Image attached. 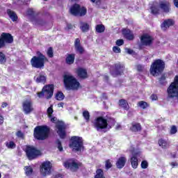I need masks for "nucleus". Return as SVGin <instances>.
Listing matches in <instances>:
<instances>
[{
	"mask_svg": "<svg viewBox=\"0 0 178 178\" xmlns=\"http://www.w3.org/2000/svg\"><path fill=\"white\" fill-rule=\"evenodd\" d=\"M165 76L163 75L160 79V83L162 84L163 81H165Z\"/></svg>",
	"mask_w": 178,
	"mask_h": 178,
	"instance_id": "obj_55",
	"label": "nucleus"
},
{
	"mask_svg": "<svg viewBox=\"0 0 178 178\" xmlns=\"http://www.w3.org/2000/svg\"><path fill=\"white\" fill-rule=\"evenodd\" d=\"M128 152H131V154H132L130 159L131 167L134 169H137V168L138 167V159H137V156H139L140 158L141 156H143V155L141 154V151H140V149L134 148V147L133 146H131L128 149Z\"/></svg>",
	"mask_w": 178,
	"mask_h": 178,
	"instance_id": "obj_5",
	"label": "nucleus"
},
{
	"mask_svg": "<svg viewBox=\"0 0 178 178\" xmlns=\"http://www.w3.org/2000/svg\"><path fill=\"white\" fill-rule=\"evenodd\" d=\"M39 98H47L49 99L54 95V85H47L43 87L42 92L38 93Z\"/></svg>",
	"mask_w": 178,
	"mask_h": 178,
	"instance_id": "obj_9",
	"label": "nucleus"
},
{
	"mask_svg": "<svg viewBox=\"0 0 178 178\" xmlns=\"http://www.w3.org/2000/svg\"><path fill=\"white\" fill-rule=\"evenodd\" d=\"M105 166L106 169H110V168H112V163L111 161H109V160L106 161Z\"/></svg>",
	"mask_w": 178,
	"mask_h": 178,
	"instance_id": "obj_46",
	"label": "nucleus"
},
{
	"mask_svg": "<svg viewBox=\"0 0 178 178\" xmlns=\"http://www.w3.org/2000/svg\"><path fill=\"white\" fill-rule=\"evenodd\" d=\"M63 83L65 88L68 90L77 91L81 88L80 81L70 73L64 74Z\"/></svg>",
	"mask_w": 178,
	"mask_h": 178,
	"instance_id": "obj_1",
	"label": "nucleus"
},
{
	"mask_svg": "<svg viewBox=\"0 0 178 178\" xmlns=\"http://www.w3.org/2000/svg\"><path fill=\"white\" fill-rule=\"evenodd\" d=\"M125 51H126V53L127 54H129V55H131V54H133V50L132 49H125Z\"/></svg>",
	"mask_w": 178,
	"mask_h": 178,
	"instance_id": "obj_51",
	"label": "nucleus"
},
{
	"mask_svg": "<svg viewBox=\"0 0 178 178\" xmlns=\"http://www.w3.org/2000/svg\"><path fill=\"white\" fill-rule=\"evenodd\" d=\"M127 161V159H126V157L124 156L120 157L116 162L117 168H118V169H122V168H124V165H126Z\"/></svg>",
	"mask_w": 178,
	"mask_h": 178,
	"instance_id": "obj_21",
	"label": "nucleus"
},
{
	"mask_svg": "<svg viewBox=\"0 0 178 178\" xmlns=\"http://www.w3.org/2000/svg\"><path fill=\"white\" fill-rule=\"evenodd\" d=\"M53 178H62V175H58L54 176Z\"/></svg>",
	"mask_w": 178,
	"mask_h": 178,
	"instance_id": "obj_64",
	"label": "nucleus"
},
{
	"mask_svg": "<svg viewBox=\"0 0 178 178\" xmlns=\"http://www.w3.org/2000/svg\"><path fill=\"white\" fill-rule=\"evenodd\" d=\"M91 2H93L95 3H98V2H99L101 0H90Z\"/></svg>",
	"mask_w": 178,
	"mask_h": 178,
	"instance_id": "obj_62",
	"label": "nucleus"
},
{
	"mask_svg": "<svg viewBox=\"0 0 178 178\" xmlns=\"http://www.w3.org/2000/svg\"><path fill=\"white\" fill-rule=\"evenodd\" d=\"M116 45H118V47H120L122 45H123V44H124V42L123 41V40H118L115 42Z\"/></svg>",
	"mask_w": 178,
	"mask_h": 178,
	"instance_id": "obj_45",
	"label": "nucleus"
},
{
	"mask_svg": "<svg viewBox=\"0 0 178 178\" xmlns=\"http://www.w3.org/2000/svg\"><path fill=\"white\" fill-rule=\"evenodd\" d=\"M1 40H3L4 45L6 44H12L13 42V36L10 33H3L1 35Z\"/></svg>",
	"mask_w": 178,
	"mask_h": 178,
	"instance_id": "obj_17",
	"label": "nucleus"
},
{
	"mask_svg": "<svg viewBox=\"0 0 178 178\" xmlns=\"http://www.w3.org/2000/svg\"><path fill=\"white\" fill-rule=\"evenodd\" d=\"M36 54L38 56H33L31 59V65L33 67H35L36 69H42L44 68L45 62H47L48 59L40 51H37Z\"/></svg>",
	"mask_w": 178,
	"mask_h": 178,
	"instance_id": "obj_2",
	"label": "nucleus"
},
{
	"mask_svg": "<svg viewBox=\"0 0 178 178\" xmlns=\"http://www.w3.org/2000/svg\"><path fill=\"white\" fill-rule=\"evenodd\" d=\"M165 69V62L161 59L155 60L150 67V73L152 76H158Z\"/></svg>",
	"mask_w": 178,
	"mask_h": 178,
	"instance_id": "obj_4",
	"label": "nucleus"
},
{
	"mask_svg": "<svg viewBox=\"0 0 178 178\" xmlns=\"http://www.w3.org/2000/svg\"><path fill=\"white\" fill-rule=\"evenodd\" d=\"M17 137H19V138H23V133H22V131H18L17 132Z\"/></svg>",
	"mask_w": 178,
	"mask_h": 178,
	"instance_id": "obj_50",
	"label": "nucleus"
},
{
	"mask_svg": "<svg viewBox=\"0 0 178 178\" xmlns=\"http://www.w3.org/2000/svg\"><path fill=\"white\" fill-rule=\"evenodd\" d=\"M0 124H3V118L0 115Z\"/></svg>",
	"mask_w": 178,
	"mask_h": 178,
	"instance_id": "obj_58",
	"label": "nucleus"
},
{
	"mask_svg": "<svg viewBox=\"0 0 178 178\" xmlns=\"http://www.w3.org/2000/svg\"><path fill=\"white\" fill-rule=\"evenodd\" d=\"M92 123L95 129H96L97 131L108 129V119L105 118V117H97Z\"/></svg>",
	"mask_w": 178,
	"mask_h": 178,
	"instance_id": "obj_7",
	"label": "nucleus"
},
{
	"mask_svg": "<svg viewBox=\"0 0 178 178\" xmlns=\"http://www.w3.org/2000/svg\"><path fill=\"white\" fill-rule=\"evenodd\" d=\"M22 109L26 115L31 113L34 111V107H33V102L31 99H25L22 102Z\"/></svg>",
	"mask_w": 178,
	"mask_h": 178,
	"instance_id": "obj_14",
	"label": "nucleus"
},
{
	"mask_svg": "<svg viewBox=\"0 0 178 178\" xmlns=\"http://www.w3.org/2000/svg\"><path fill=\"white\" fill-rule=\"evenodd\" d=\"M74 47H75L76 51L77 52H79V54H83L84 52V49H83V47L80 44V39L77 38L75 40Z\"/></svg>",
	"mask_w": 178,
	"mask_h": 178,
	"instance_id": "obj_23",
	"label": "nucleus"
},
{
	"mask_svg": "<svg viewBox=\"0 0 178 178\" xmlns=\"http://www.w3.org/2000/svg\"><path fill=\"white\" fill-rule=\"evenodd\" d=\"M63 165L66 169H70L72 172H76L79 167L80 166V163L77 160L70 159L64 162Z\"/></svg>",
	"mask_w": 178,
	"mask_h": 178,
	"instance_id": "obj_13",
	"label": "nucleus"
},
{
	"mask_svg": "<svg viewBox=\"0 0 178 178\" xmlns=\"http://www.w3.org/2000/svg\"><path fill=\"white\" fill-rule=\"evenodd\" d=\"M120 106H121V108H123L124 109H125V111H129V104H127V102H126V100L124 99H121L120 100V104H119Z\"/></svg>",
	"mask_w": 178,
	"mask_h": 178,
	"instance_id": "obj_26",
	"label": "nucleus"
},
{
	"mask_svg": "<svg viewBox=\"0 0 178 178\" xmlns=\"http://www.w3.org/2000/svg\"><path fill=\"white\" fill-rule=\"evenodd\" d=\"M116 130H120L122 129V126L119 124H118L115 127Z\"/></svg>",
	"mask_w": 178,
	"mask_h": 178,
	"instance_id": "obj_57",
	"label": "nucleus"
},
{
	"mask_svg": "<svg viewBox=\"0 0 178 178\" xmlns=\"http://www.w3.org/2000/svg\"><path fill=\"white\" fill-rule=\"evenodd\" d=\"M64 105L65 104H63V102H60L58 104V108H63Z\"/></svg>",
	"mask_w": 178,
	"mask_h": 178,
	"instance_id": "obj_56",
	"label": "nucleus"
},
{
	"mask_svg": "<svg viewBox=\"0 0 178 178\" xmlns=\"http://www.w3.org/2000/svg\"><path fill=\"white\" fill-rule=\"evenodd\" d=\"M142 45H151L152 44V37L148 34H143L140 38Z\"/></svg>",
	"mask_w": 178,
	"mask_h": 178,
	"instance_id": "obj_16",
	"label": "nucleus"
},
{
	"mask_svg": "<svg viewBox=\"0 0 178 178\" xmlns=\"http://www.w3.org/2000/svg\"><path fill=\"white\" fill-rule=\"evenodd\" d=\"M97 33H104L105 31V26L102 24H98L95 27Z\"/></svg>",
	"mask_w": 178,
	"mask_h": 178,
	"instance_id": "obj_29",
	"label": "nucleus"
},
{
	"mask_svg": "<svg viewBox=\"0 0 178 178\" xmlns=\"http://www.w3.org/2000/svg\"><path fill=\"white\" fill-rule=\"evenodd\" d=\"M122 34L127 40H134V35L133 34V32L129 29H123L122 30Z\"/></svg>",
	"mask_w": 178,
	"mask_h": 178,
	"instance_id": "obj_22",
	"label": "nucleus"
},
{
	"mask_svg": "<svg viewBox=\"0 0 178 178\" xmlns=\"http://www.w3.org/2000/svg\"><path fill=\"white\" fill-rule=\"evenodd\" d=\"M6 145L7 148H11V149L15 148L16 147V145L15 144V143L12 141L6 142Z\"/></svg>",
	"mask_w": 178,
	"mask_h": 178,
	"instance_id": "obj_39",
	"label": "nucleus"
},
{
	"mask_svg": "<svg viewBox=\"0 0 178 178\" xmlns=\"http://www.w3.org/2000/svg\"><path fill=\"white\" fill-rule=\"evenodd\" d=\"M56 131L57 134H58L60 138H65L66 137V125H65V122L62 121H58L56 122Z\"/></svg>",
	"mask_w": 178,
	"mask_h": 178,
	"instance_id": "obj_15",
	"label": "nucleus"
},
{
	"mask_svg": "<svg viewBox=\"0 0 178 178\" xmlns=\"http://www.w3.org/2000/svg\"><path fill=\"white\" fill-rule=\"evenodd\" d=\"M56 147L58 148V149L62 152V151H63V147H62V143H60V140H57L56 141Z\"/></svg>",
	"mask_w": 178,
	"mask_h": 178,
	"instance_id": "obj_38",
	"label": "nucleus"
},
{
	"mask_svg": "<svg viewBox=\"0 0 178 178\" xmlns=\"http://www.w3.org/2000/svg\"><path fill=\"white\" fill-rule=\"evenodd\" d=\"M7 13L10 19H11L12 22H17L18 17H17V15H16V13H15L13 10H8Z\"/></svg>",
	"mask_w": 178,
	"mask_h": 178,
	"instance_id": "obj_24",
	"label": "nucleus"
},
{
	"mask_svg": "<svg viewBox=\"0 0 178 178\" xmlns=\"http://www.w3.org/2000/svg\"><path fill=\"white\" fill-rule=\"evenodd\" d=\"M113 52H115V54H120V47H118V46H115L113 47Z\"/></svg>",
	"mask_w": 178,
	"mask_h": 178,
	"instance_id": "obj_44",
	"label": "nucleus"
},
{
	"mask_svg": "<svg viewBox=\"0 0 178 178\" xmlns=\"http://www.w3.org/2000/svg\"><path fill=\"white\" fill-rule=\"evenodd\" d=\"M47 80V77L44 74H40L39 76L36 77L35 81L36 83H45Z\"/></svg>",
	"mask_w": 178,
	"mask_h": 178,
	"instance_id": "obj_28",
	"label": "nucleus"
},
{
	"mask_svg": "<svg viewBox=\"0 0 178 178\" xmlns=\"http://www.w3.org/2000/svg\"><path fill=\"white\" fill-rule=\"evenodd\" d=\"M52 113H54V108H52V106L47 108V115L49 118H52Z\"/></svg>",
	"mask_w": 178,
	"mask_h": 178,
	"instance_id": "obj_41",
	"label": "nucleus"
},
{
	"mask_svg": "<svg viewBox=\"0 0 178 178\" xmlns=\"http://www.w3.org/2000/svg\"><path fill=\"white\" fill-rule=\"evenodd\" d=\"M177 133V127L175 125L170 127V134H176Z\"/></svg>",
	"mask_w": 178,
	"mask_h": 178,
	"instance_id": "obj_40",
	"label": "nucleus"
},
{
	"mask_svg": "<svg viewBox=\"0 0 178 178\" xmlns=\"http://www.w3.org/2000/svg\"><path fill=\"white\" fill-rule=\"evenodd\" d=\"M49 136V128L47 126L37 127L34 129V137L37 140H45Z\"/></svg>",
	"mask_w": 178,
	"mask_h": 178,
	"instance_id": "obj_3",
	"label": "nucleus"
},
{
	"mask_svg": "<svg viewBox=\"0 0 178 178\" xmlns=\"http://www.w3.org/2000/svg\"><path fill=\"white\" fill-rule=\"evenodd\" d=\"M111 74H113V76L114 77H115V76H118L119 74V73H118V72H111Z\"/></svg>",
	"mask_w": 178,
	"mask_h": 178,
	"instance_id": "obj_63",
	"label": "nucleus"
},
{
	"mask_svg": "<svg viewBox=\"0 0 178 178\" xmlns=\"http://www.w3.org/2000/svg\"><path fill=\"white\" fill-rule=\"evenodd\" d=\"M65 62L67 65L73 64L74 63V54H69L65 59Z\"/></svg>",
	"mask_w": 178,
	"mask_h": 178,
	"instance_id": "obj_25",
	"label": "nucleus"
},
{
	"mask_svg": "<svg viewBox=\"0 0 178 178\" xmlns=\"http://www.w3.org/2000/svg\"><path fill=\"white\" fill-rule=\"evenodd\" d=\"M51 169H52V163L51 161H44L40 165V175L42 176L51 175Z\"/></svg>",
	"mask_w": 178,
	"mask_h": 178,
	"instance_id": "obj_12",
	"label": "nucleus"
},
{
	"mask_svg": "<svg viewBox=\"0 0 178 178\" xmlns=\"http://www.w3.org/2000/svg\"><path fill=\"white\" fill-rule=\"evenodd\" d=\"M26 154L27 158L31 161L33 159H35L38 156H41V151L37 149V148L33 146H27L26 149Z\"/></svg>",
	"mask_w": 178,
	"mask_h": 178,
	"instance_id": "obj_11",
	"label": "nucleus"
},
{
	"mask_svg": "<svg viewBox=\"0 0 178 178\" xmlns=\"http://www.w3.org/2000/svg\"><path fill=\"white\" fill-rule=\"evenodd\" d=\"M137 69L139 72H141V70H143V66L141 65H138L137 66Z\"/></svg>",
	"mask_w": 178,
	"mask_h": 178,
	"instance_id": "obj_59",
	"label": "nucleus"
},
{
	"mask_svg": "<svg viewBox=\"0 0 178 178\" xmlns=\"http://www.w3.org/2000/svg\"><path fill=\"white\" fill-rule=\"evenodd\" d=\"M175 24V21L173 19H166L161 24V29L163 31H165L166 29H169L170 26Z\"/></svg>",
	"mask_w": 178,
	"mask_h": 178,
	"instance_id": "obj_18",
	"label": "nucleus"
},
{
	"mask_svg": "<svg viewBox=\"0 0 178 178\" xmlns=\"http://www.w3.org/2000/svg\"><path fill=\"white\" fill-rule=\"evenodd\" d=\"M140 166H141L142 169H147V168H148V161H143L141 162Z\"/></svg>",
	"mask_w": 178,
	"mask_h": 178,
	"instance_id": "obj_42",
	"label": "nucleus"
},
{
	"mask_svg": "<svg viewBox=\"0 0 178 178\" xmlns=\"http://www.w3.org/2000/svg\"><path fill=\"white\" fill-rule=\"evenodd\" d=\"M174 4L177 8H178V0H174Z\"/></svg>",
	"mask_w": 178,
	"mask_h": 178,
	"instance_id": "obj_60",
	"label": "nucleus"
},
{
	"mask_svg": "<svg viewBox=\"0 0 178 178\" xmlns=\"http://www.w3.org/2000/svg\"><path fill=\"white\" fill-rule=\"evenodd\" d=\"M6 62V56L3 52L0 51V63H5Z\"/></svg>",
	"mask_w": 178,
	"mask_h": 178,
	"instance_id": "obj_36",
	"label": "nucleus"
},
{
	"mask_svg": "<svg viewBox=\"0 0 178 178\" xmlns=\"http://www.w3.org/2000/svg\"><path fill=\"white\" fill-rule=\"evenodd\" d=\"M70 12L74 16H86L87 15V8L80 7L79 4H74L70 8Z\"/></svg>",
	"mask_w": 178,
	"mask_h": 178,
	"instance_id": "obj_10",
	"label": "nucleus"
},
{
	"mask_svg": "<svg viewBox=\"0 0 178 178\" xmlns=\"http://www.w3.org/2000/svg\"><path fill=\"white\" fill-rule=\"evenodd\" d=\"M26 15H28L29 16L34 15V10H33V8L29 9L26 12Z\"/></svg>",
	"mask_w": 178,
	"mask_h": 178,
	"instance_id": "obj_47",
	"label": "nucleus"
},
{
	"mask_svg": "<svg viewBox=\"0 0 178 178\" xmlns=\"http://www.w3.org/2000/svg\"><path fill=\"white\" fill-rule=\"evenodd\" d=\"M116 123V121H115V119L113 118H109L107 120V129H112L113 126H115V124Z\"/></svg>",
	"mask_w": 178,
	"mask_h": 178,
	"instance_id": "obj_27",
	"label": "nucleus"
},
{
	"mask_svg": "<svg viewBox=\"0 0 178 178\" xmlns=\"http://www.w3.org/2000/svg\"><path fill=\"white\" fill-rule=\"evenodd\" d=\"M70 147L72 149V151L77 152L83 149V139L79 136H74L71 139V143Z\"/></svg>",
	"mask_w": 178,
	"mask_h": 178,
	"instance_id": "obj_8",
	"label": "nucleus"
},
{
	"mask_svg": "<svg viewBox=\"0 0 178 178\" xmlns=\"http://www.w3.org/2000/svg\"><path fill=\"white\" fill-rule=\"evenodd\" d=\"M169 2L161 1L160 3H154L150 9L153 15H158V13L161 12V9L163 10V12H169Z\"/></svg>",
	"mask_w": 178,
	"mask_h": 178,
	"instance_id": "obj_6",
	"label": "nucleus"
},
{
	"mask_svg": "<svg viewBox=\"0 0 178 178\" xmlns=\"http://www.w3.org/2000/svg\"><path fill=\"white\" fill-rule=\"evenodd\" d=\"M171 166H172V168H177L178 163L177 162H172Z\"/></svg>",
	"mask_w": 178,
	"mask_h": 178,
	"instance_id": "obj_53",
	"label": "nucleus"
},
{
	"mask_svg": "<svg viewBox=\"0 0 178 178\" xmlns=\"http://www.w3.org/2000/svg\"><path fill=\"white\" fill-rule=\"evenodd\" d=\"M65 98V95L62 92H58L56 95V99L58 101H62Z\"/></svg>",
	"mask_w": 178,
	"mask_h": 178,
	"instance_id": "obj_35",
	"label": "nucleus"
},
{
	"mask_svg": "<svg viewBox=\"0 0 178 178\" xmlns=\"http://www.w3.org/2000/svg\"><path fill=\"white\" fill-rule=\"evenodd\" d=\"M1 106H2V108H6V106H8V103H3L1 104Z\"/></svg>",
	"mask_w": 178,
	"mask_h": 178,
	"instance_id": "obj_61",
	"label": "nucleus"
},
{
	"mask_svg": "<svg viewBox=\"0 0 178 178\" xmlns=\"http://www.w3.org/2000/svg\"><path fill=\"white\" fill-rule=\"evenodd\" d=\"M5 47V42L2 40V38L0 36V49Z\"/></svg>",
	"mask_w": 178,
	"mask_h": 178,
	"instance_id": "obj_48",
	"label": "nucleus"
},
{
	"mask_svg": "<svg viewBox=\"0 0 178 178\" xmlns=\"http://www.w3.org/2000/svg\"><path fill=\"white\" fill-rule=\"evenodd\" d=\"M25 173L26 176H31V175H33V168H31V166H26Z\"/></svg>",
	"mask_w": 178,
	"mask_h": 178,
	"instance_id": "obj_32",
	"label": "nucleus"
},
{
	"mask_svg": "<svg viewBox=\"0 0 178 178\" xmlns=\"http://www.w3.org/2000/svg\"><path fill=\"white\" fill-rule=\"evenodd\" d=\"M47 55L49 58H52L54 56V51L52 50V47H49L47 49Z\"/></svg>",
	"mask_w": 178,
	"mask_h": 178,
	"instance_id": "obj_43",
	"label": "nucleus"
},
{
	"mask_svg": "<svg viewBox=\"0 0 178 178\" xmlns=\"http://www.w3.org/2000/svg\"><path fill=\"white\" fill-rule=\"evenodd\" d=\"M129 130L134 133H138V131H141V124L138 122H133L129 127Z\"/></svg>",
	"mask_w": 178,
	"mask_h": 178,
	"instance_id": "obj_19",
	"label": "nucleus"
},
{
	"mask_svg": "<svg viewBox=\"0 0 178 178\" xmlns=\"http://www.w3.org/2000/svg\"><path fill=\"white\" fill-rule=\"evenodd\" d=\"M96 175L95 177V178H105V177H104V171H102V170L99 169L96 171Z\"/></svg>",
	"mask_w": 178,
	"mask_h": 178,
	"instance_id": "obj_33",
	"label": "nucleus"
},
{
	"mask_svg": "<svg viewBox=\"0 0 178 178\" xmlns=\"http://www.w3.org/2000/svg\"><path fill=\"white\" fill-rule=\"evenodd\" d=\"M49 118H50L51 122H52L53 123H56V120H57L56 118L52 117V115H51V117Z\"/></svg>",
	"mask_w": 178,
	"mask_h": 178,
	"instance_id": "obj_52",
	"label": "nucleus"
},
{
	"mask_svg": "<svg viewBox=\"0 0 178 178\" xmlns=\"http://www.w3.org/2000/svg\"><path fill=\"white\" fill-rule=\"evenodd\" d=\"M159 145L161 147V148H166V147H168V143L163 139H160L159 140Z\"/></svg>",
	"mask_w": 178,
	"mask_h": 178,
	"instance_id": "obj_34",
	"label": "nucleus"
},
{
	"mask_svg": "<svg viewBox=\"0 0 178 178\" xmlns=\"http://www.w3.org/2000/svg\"><path fill=\"white\" fill-rule=\"evenodd\" d=\"M150 98L152 101H156V99H158V96L156 95H152Z\"/></svg>",
	"mask_w": 178,
	"mask_h": 178,
	"instance_id": "obj_49",
	"label": "nucleus"
},
{
	"mask_svg": "<svg viewBox=\"0 0 178 178\" xmlns=\"http://www.w3.org/2000/svg\"><path fill=\"white\" fill-rule=\"evenodd\" d=\"M138 106L142 109H146V108H148V103L144 101H140L138 103Z\"/></svg>",
	"mask_w": 178,
	"mask_h": 178,
	"instance_id": "obj_31",
	"label": "nucleus"
},
{
	"mask_svg": "<svg viewBox=\"0 0 178 178\" xmlns=\"http://www.w3.org/2000/svg\"><path fill=\"white\" fill-rule=\"evenodd\" d=\"M116 67L118 70H123V65L120 66V64H118Z\"/></svg>",
	"mask_w": 178,
	"mask_h": 178,
	"instance_id": "obj_54",
	"label": "nucleus"
},
{
	"mask_svg": "<svg viewBox=\"0 0 178 178\" xmlns=\"http://www.w3.org/2000/svg\"><path fill=\"white\" fill-rule=\"evenodd\" d=\"M76 74L80 77V79H87L88 77L87 70L81 67L77 69Z\"/></svg>",
	"mask_w": 178,
	"mask_h": 178,
	"instance_id": "obj_20",
	"label": "nucleus"
},
{
	"mask_svg": "<svg viewBox=\"0 0 178 178\" xmlns=\"http://www.w3.org/2000/svg\"><path fill=\"white\" fill-rule=\"evenodd\" d=\"M82 116L84 118L86 122H90V112L88 111H83Z\"/></svg>",
	"mask_w": 178,
	"mask_h": 178,
	"instance_id": "obj_30",
	"label": "nucleus"
},
{
	"mask_svg": "<svg viewBox=\"0 0 178 178\" xmlns=\"http://www.w3.org/2000/svg\"><path fill=\"white\" fill-rule=\"evenodd\" d=\"M81 29L83 33H86L88 30H90V25L88 24H83Z\"/></svg>",
	"mask_w": 178,
	"mask_h": 178,
	"instance_id": "obj_37",
	"label": "nucleus"
}]
</instances>
